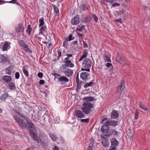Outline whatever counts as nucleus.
<instances>
[{
	"mask_svg": "<svg viewBox=\"0 0 150 150\" xmlns=\"http://www.w3.org/2000/svg\"><path fill=\"white\" fill-rule=\"evenodd\" d=\"M13 117L21 129H27L29 131L30 130L35 131L36 130L34 124L31 120H29L28 118L26 116H22V117L25 120V122L23 119H21L17 115H13Z\"/></svg>",
	"mask_w": 150,
	"mask_h": 150,
	"instance_id": "nucleus-1",
	"label": "nucleus"
},
{
	"mask_svg": "<svg viewBox=\"0 0 150 150\" xmlns=\"http://www.w3.org/2000/svg\"><path fill=\"white\" fill-rule=\"evenodd\" d=\"M83 107L81 110L85 114L88 115L90 113L92 110L91 108L93 107V105L90 102H84L82 104Z\"/></svg>",
	"mask_w": 150,
	"mask_h": 150,
	"instance_id": "nucleus-2",
	"label": "nucleus"
},
{
	"mask_svg": "<svg viewBox=\"0 0 150 150\" xmlns=\"http://www.w3.org/2000/svg\"><path fill=\"white\" fill-rule=\"evenodd\" d=\"M125 85L123 81H121L120 84L116 88V92L119 93L118 96H116L117 99H118L122 97V94L121 93L123 91L125 88Z\"/></svg>",
	"mask_w": 150,
	"mask_h": 150,
	"instance_id": "nucleus-3",
	"label": "nucleus"
},
{
	"mask_svg": "<svg viewBox=\"0 0 150 150\" xmlns=\"http://www.w3.org/2000/svg\"><path fill=\"white\" fill-rule=\"evenodd\" d=\"M18 44L26 53H32V52L29 50L28 45L27 44H25L24 40H19L18 41Z\"/></svg>",
	"mask_w": 150,
	"mask_h": 150,
	"instance_id": "nucleus-4",
	"label": "nucleus"
},
{
	"mask_svg": "<svg viewBox=\"0 0 150 150\" xmlns=\"http://www.w3.org/2000/svg\"><path fill=\"white\" fill-rule=\"evenodd\" d=\"M116 60L121 64L124 66L127 64V61L124 57H121L118 53L117 54L116 57Z\"/></svg>",
	"mask_w": 150,
	"mask_h": 150,
	"instance_id": "nucleus-5",
	"label": "nucleus"
},
{
	"mask_svg": "<svg viewBox=\"0 0 150 150\" xmlns=\"http://www.w3.org/2000/svg\"><path fill=\"white\" fill-rule=\"evenodd\" d=\"M116 60L121 64L124 66L127 64V61L124 57H121L118 53L117 54L116 57Z\"/></svg>",
	"mask_w": 150,
	"mask_h": 150,
	"instance_id": "nucleus-6",
	"label": "nucleus"
},
{
	"mask_svg": "<svg viewBox=\"0 0 150 150\" xmlns=\"http://www.w3.org/2000/svg\"><path fill=\"white\" fill-rule=\"evenodd\" d=\"M92 62L91 60L89 58H86L83 61V67L84 68L90 69L91 67Z\"/></svg>",
	"mask_w": 150,
	"mask_h": 150,
	"instance_id": "nucleus-7",
	"label": "nucleus"
},
{
	"mask_svg": "<svg viewBox=\"0 0 150 150\" xmlns=\"http://www.w3.org/2000/svg\"><path fill=\"white\" fill-rule=\"evenodd\" d=\"M0 62L6 64L7 63V64H9L10 62L8 59V58L4 56V54H0Z\"/></svg>",
	"mask_w": 150,
	"mask_h": 150,
	"instance_id": "nucleus-8",
	"label": "nucleus"
},
{
	"mask_svg": "<svg viewBox=\"0 0 150 150\" xmlns=\"http://www.w3.org/2000/svg\"><path fill=\"white\" fill-rule=\"evenodd\" d=\"M80 21L79 16L76 15L71 20V23L72 25H76L79 23Z\"/></svg>",
	"mask_w": 150,
	"mask_h": 150,
	"instance_id": "nucleus-9",
	"label": "nucleus"
},
{
	"mask_svg": "<svg viewBox=\"0 0 150 150\" xmlns=\"http://www.w3.org/2000/svg\"><path fill=\"white\" fill-rule=\"evenodd\" d=\"M110 127L105 122V124L103 125L101 128V131L103 133H105V134L108 132L110 130Z\"/></svg>",
	"mask_w": 150,
	"mask_h": 150,
	"instance_id": "nucleus-10",
	"label": "nucleus"
},
{
	"mask_svg": "<svg viewBox=\"0 0 150 150\" xmlns=\"http://www.w3.org/2000/svg\"><path fill=\"white\" fill-rule=\"evenodd\" d=\"M105 122L109 126L115 127L117 126L118 122L115 120H108Z\"/></svg>",
	"mask_w": 150,
	"mask_h": 150,
	"instance_id": "nucleus-11",
	"label": "nucleus"
},
{
	"mask_svg": "<svg viewBox=\"0 0 150 150\" xmlns=\"http://www.w3.org/2000/svg\"><path fill=\"white\" fill-rule=\"evenodd\" d=\"M24 27L23 24H19L15 28V30L18 33H23L24 31Z\"/></svg>",
	"mask_w": 150,
	"mask_h": 150,
	"instance_id": "nucleus-12",
	"label": "nucleus"
},
{
	"mask_svg": "<svg viewBox=\"0 0 150 150\" xmlns=\"http://www.w3.org/2000/svg\"><path fill=\"white\" fill-rule=\"evenodd\" d=\"M118 132L115 129H110L109 130V132L105 134L107 136L109 137L111 135L115 136L118 135Z\"/></svg>",
	"mask_w": 150,
	"mask_h": 150,
	"instance_id": "nucleus-13",
	"label": "nucleus"
},
{
	"mask_svg": "<svg viewBox=\"0 0 150 150\" xmlns=\"http://www.w3.org/2000/svg\"><path fill=\"white\" fill-rule=\"evenodd\" d=\"M62 72L65 74L66 76L67 77H70L73 74V71L70 69H67L65 71H62Z\"/></svg>",
	"mask_w": 150,
	"mask_h": 150,
	"instance_id": "nucleus-14",
	"label": "nucleus"
},
{
	"mask_svg": "<svg viewBox=\"0 0 150 150\" xmlns=\"http://www.w3.org/2000/svg\"><path fill=\"white\" fill-rule=\"evenodd\" d=\"M111 119H115L119 117V113L117 112L116 110H114L112 111L111 114Z\"/></svg>",
	"mask_w": 150,
	"mask_h": 150,
	"instance_id": "nucleus-15",
	"label": "nucleus"
},
{
	"mask_svg": "<svg viewBox=\"0 0 150 150\" xmlns=\"http://www.w3.org/2000/svg\"><path fill=\"white\" fill-rule=\"evenodd\" d=\"M63 62L66 64L67 66L70 67H73L74 66V64L72 63L71 61L69 59H64Z\"/></svg>",
	"mask_w": 150,
	"mask_h": 150,
	"instance_id": "nucleus-16",
	"label": "nucleus"
},
{
	"mask_svg": "<svg viewBox=\"0 0 150 150\" xmlns=\"http://www.w3.org/2000/svg\"><path fill=\"white\" fill-rule=\"evenodd\" d=\"M2 80L7 83H9L11 81V76L4 75L2 76Z\"/></svg>",
	"mask_w": 150,
	"mask_h": 150,
	"instance_id": "nucleus-17",
	"label": "nucleus"
},
{
	"mask_svg": "<svg viewBox=\"0 0 150 150\" xmlns=\"http://www.w3.org/2000/svg\"><path fill=\"white\" fill-rule=\"evenodd\" d=\"M8 93L6 92L5 93L3 94L0 97L1 100L3 102H5L6 99L9 97Z\"/></svg>",
	"mask_w": 150,
	"mask_h": 150,
	"instance_id": "nucleus-18",
	"label": "nucleus"
},
{
	"mask_svg": "<svg viewBox=\"0 0 150 150\" xmlns=\"http://www.w3.org/2000/svg\"><path fill=\"white\" fill-rule=\"evenodd\" d=\"M33 130H30L29 131V133L31 138L34 141H35L36 139V138H38V136L33 131Z\"/></svg>",
	"mask_w": 150,
	"mask_h": 150,
	"instance_id": "nucleus-19",
	"label": "nucleus"
},
{
	"mask_svg": "<svg viewBox=\"0 0 150 150\" xmlns=\"http://www.w3.org/2000/svg\"><path fill=\"white\" fill-rule=\"evenodd\" d=\"M76 116L78 117L82 118L84 117V115L82 112L78 110H76L75 112Z\"/></svg>",
	"mask_w": 150,
	"mask_h": 150,
	"instance_id": "nucleus-20",
	"label": "nucleus"
},
{
	"mask_svg": "<svg viewBox=\"0 0 150 150\" xmlns=\"http://www.w3.org/2000/svg\"><path fill=\"white\" fill-rule=\"evenodd\" d=\"M91 18L90 16H86L82 18V22L84 23H88L90 22Z\"/></svg>",
	"mask_w": 150,
	"mask_h": 150,
	"instance_id": "nucleus-21",
	"label": "nucleus"
},
{
	"mask_svg": "<svg viewBox=\"0 0 150 150\" xmlns=\"http://www.w3.org/2000/svg\"><path fill=\"white\" fill-rule=\"evenodd\" d=\"M88 54V52L87 51V50L86 49H85L83 52V55L81 56V57L80 58L79 61V62H81V60H82L83 59L86 58Z\"/></svg>",
	"mask_w": 150,
	"mask_h": 150,
	"instance_id": "nucleus-22",
	"label": "nucleus"
},
{
	"mask_svg": "<svg viewBox=\"0 0 150 150\" xmlns=\"http://www.w3.org/2000/svg\"><path fill=\"white\" fill-rule=\"evenodd\" d=\"M88 75L89 73H88L86 72H83L80 75L81 78L83 80H85Z\"/></svg>",
	"mask_w": 150,
	"mask_h": 150,
	"instance_id": "nucleus-23",
	"label": "nucleus"
},
{
	"mask_svg": "<svg viewBox=\"0 0 150 150\" xmlns=\"http://www.w3.org/2000/svg\"><path fill=\"white\" fill-rule=\"evenodd\" d=\"M82 100L85 101V102H91L94 100V98L92 97H85L83 98Z\"/></svg>",
	"mask_w": 150,
	"mask_h": 150,
	"instance_id": "nucleus-24",
	"label": "nucleus"
},
{
	"mask_svg": "<svg viewBox=\"0 0 150 150\" xmlns=\"http://www.w3.org/2000/svg\"><path fill=\"white\" fill-rule=\"evenodd\" d=\"M101 142L105 147H108L109 145V142L108 140L106 139L102 140Z\"/></svg>",
	"mask_w": 150,
	"mask_h": 150,
	"instance_id": "nucleus-25",
	"label": "nucleus"
},
{
	"mask_svg": "<svg viewBox=\"0 0 150 150\" xmlns=\"http://www.w3.org/2000/svg\"><path fill=\"white\" fill-rule=\"evenodd\" d=\"M41 27L39 30V34H42L43 35L44 33L46 32V29H47V27L46 25H44Z\"/></svg>",
	"mask_w": 150,
	"mask_h": 150,
	"instance_id": "nucleus-26",
	"label": "nucleus"
},
{
	"mask_svg": "<svg viewBox=\"0 0 150 150\" xmlns=\"http://www.w3.org/2000/svg\"><path fill=\"white\" fill-rule=\"evenodd\" d=\"M59 81L61 82H67L69 81V80L65 76H61L58 78Z\"/></svg>",
	"mask_w": 150,
	"mask_h": 150,
	"instance_id": "nucleus-27",
	"label": "nucleus"
},
{
	"mask_svg": "<svg viewBox=\"0 0 150 150\" xmlns=\"http://www.w3.org/2000/svg\"><path fill=\"white\" fill-rule=\"evenodd\" d=\"M94 81V80H93L90 82L86 83L84 86V88H86L88 87L91 86L95 85L93 81Z\"/></svg>",
	"mask_w": 150,
	"mask_h": 150,
	"instance_id": "nucleus-28",
	"label": "nucleus"
},
{
	"mask_svg": "<svg viewBox=\"0 0 150 150\" xmlns=\"http://www.w3.org/2000/svg\"><path fill=\"white\" fill-rule=\"evenodd\" d=\"M90 143L89 146L88 148V150H92V146H93L94 140L93 139H91L90 140Z\"/></svg>",
	"mask_w": 150,
	"mask_h": 150,
	"instance_id": "nucleus-29",
	"label": "nucleus"
},
{
	"mask_svg": "<svg viewBox=\"0 0 150 150\" xmlns=\"http://www.w3.org/2000/svg\"><path fill=\"white\" fill-rule=\"evenodd\" d=\"M8 87L11 90H14L16 89V86L15 84L13 82L9 83L8 85Z\"/></svg>",
	"mask_w": 150,
	"mask_h": 150,
	"instance_id": "nucleus-30",
	"label": "nucleus"
},
{
	"mask_svg": "<svg viewBox=\"0 0 150 150\" xmlns=\"http://www.w3.org/2000/svg\"><path fill=\"white\" fill-rule=\"evenodd\" d=\"M83 83V82L80 81L78 83H77V87L76 88V91L78 92L79 91V89L81 88V85Z\"/></svg>",
	"mask_w": 150,
	"mask_h": 150,
	"instance_id": "nucleus-31",
	"label": "nucleus"
},
{
	"mask_svg": "<svg viewBox=\"0 0 150 150\" xmlns=\"http://www.w3.org/2000/svg\"><path fill=\"white\" fill-rule=\"evenodd\" d=\"M139 107L140 108L142 109L145 111L147 110V108L143 105L142 103V102H140L139 103Z\"/></svg>",
	"mask_w": 150,
	"mask_h": 150,
	"instance_id": "nucleus-32",
	"label": "nucleus"
},
{
	"mask_svg": "<svg viewBox=\"0 0 150 150\" xmlns=\"http://www.w3.org/2000/svg\"><path fill=\"white\" fill-rule=\"evenodd\" d=\"M68 67L67 66V64H63L60 68V69L62 70V71H65L67 69H69L68 68Z\"/></svg>",
	"mask_w": 150,
	"mask_h": 150,
	"instance_id": "nucleus-33",
	"label": "nucleus"
},
{
	"mask_svg": "<svg viewBox=\"0 0 150 150\" xmlns=\"http://www.w3.org/2000/svg\"><path fill=\"white\" fill-rule=\"evenodd\" d=\"M8 46V44L7 42H5L3 48L2 50L3 51L7 50V48Z\"/></svg>",
	"mask_w": 150,
	"mask_h": 150,
	"instance_id": "nucleus-34",
	"label": "nucleus"
},
{
	"mask_svg": "<svg viewBox=\"0 0 150 150\" xmlns=\"http://www.w3.org/2000/svg\"><path fill=\"white\" fill-rule=\"evenodd\" d=\"M54 12L56 13V16H57L59 14V11L58 8L55 5H53Z\"/></svg>",
	"mask_w": 150,
	"mask_h": 150,
	"instance_id": "nucleus-35",
	"label": "nucleus"
},
{
	"mask_svg": "<svg viewBox=\"0 0 150 150\" xmlns=\"http://www.w3.org/2000/svg\"><path fill=\"white\" fill-rule=\"evenodd\" d=\"M22 70L23 73L26 76L28 77L29 76V74L28 71L25 69V67L24 66L23 67Z\"/></svg>",
	"mask_w": 150,
	"mask_h": 150,
	"instance_id": "nucleus-36",
	"label": "nucleus"
},
{
	"mask_svg": "<svg viewBox=\"0 0 150 150\" xmlns=\"http://www.w3.org/2000/svg\"><path fill=\"white\" fill-rule=\"evenodd\" d=\"M27 28V30H26V32L28 33L29 35H30L32 30L30 25H28Z\"/></svg>",
	"mask_w": 150,
	"mask_h": 150,
	"instance_id": "nucleus-37",
	"label": "nucleus"
},
{
	"mask_svg": "<svg viewBox=\"0 0 150 150\" xmlns=\"http://www.w3.org/2000/svg\"><path fill=\"white\" fill-rule=\"evenodd\" d=\"M6 73L8 75H10L11 74V68L10 66L7 68L5 69Z\"/></svg>",
	"mask_w": 150,
	"mask_h": 150,
	"instance_id": "nucleus-38",
	"label": "nucleus"
},
{
	"mask_svg": "<svg viewBox=\"0 0 150 150\" xmlns=\"http://www.w3.org/2000/svg\"><path fill=\"white\" fill-rule=\"evenodd\" d=\"M39 27H40L42 25H44L45 24V23L44 21V18H40L39 20Z\"/></svg>",
	"mask_w": 150,
	"mask_h": 150,
	"instance_id": "nucleus-39",
	"label": "nucleus"
},
{
	"mask_svg": "<svg viewBox=\"0 0 150 150\" xmlns=\"http://www.w3.org/2000/svg\"><path fill=\"white\" fill-rule=\"evenodd\" d=\"M80 27V26H78L76 28V30H77L81 32L82 31H83L85 29V26L84 25H83L81 27H80L79 28V27Z\"/></svg>",
	"mask_w": 150,
	"mask_h": 150,
	"instance_id": "nucleus-40",
	"label": "nucleus"
},
{
	"mask_svg": "<svg viewBox=\"0 0 150 150\" xmlns=\"http://www.w3.org/2000/svg\"><path fill=\"white\" fill-rule=\"evenodd\" d=\"M104 59L106 62H111V60L110 58L107 55L105 54L104 57Z\"/></svg>",
	"mask_w": 150,
	"mask_h": 150,
	"instance_id": "nucleus-41",
	"label": "nucleus"
},
{
	"mask_svg": "<svg viewBox=\"0 0 150 150\" xmlns=\"http://www.w3.org/2000/svg\"><path fill=\"white\" fill-rule=\"evenodd\" d=\"M74 37L71 34H70L68 36V38H66V40L67 41H70L71 40H74Z\"/></svg>",
	"mask_w": 150,
	"mask_h": 150,
	"instance_id": "nucleus-42",
	"label": "nucleus"
},
{
	"mask_svg": "<svg viewBox=\"0 0 150 150\" xmlns=\"http://www.w3.org/2000/svg\"><path fill=\"white\" fill-rule=\"evenodd\" d=\"M17 0H12L10 1H9L8 3L11 4H16L18 5L19 6H20V4L19 2L18 1H17Z\"/></svg>",
	"mask_w": 150,
	"mask_h": 150,
	"instance_id": "nucleus-43",
	"label": "nucleus"
},
{
	"mask_svg": "<svg viewBox=\"0 0 150 150\" xmlns=\"http://www.w3.org/2000/svg\"><path fill=\"white\" fill-rule=\"evenodd\" d=\"M67 57L65 58L64 59H69L70 57H72V58H71V59H74L73 54H67L66 55Z\"/></svg>",
	"mask_w": 150,
	"mask_h": 150,
	"instance_id": "nucleus-44",
	"label": "nucleus"
},
{
	"mask_svg": "<svg viewBox=\"0 0 150 150\" xmlns=\"http://www.w3.org/2000/svg\"><path fill=\"white\" fill-rule=\"evenodd\" d=\"M13 110L17 114H18L19 115V116H18V115H17L19 117H20L21 119V117H22V116H23L22 114H20V112L19 111H16V110H14V109H13ZM13 115H15L14 113H13Z\"/></svg>",
	"mask_w": 150,
	"mask_h": 150,
	"instance_id": "nucleus-45",
	"label": "nucleus"
},
{
	"mask_svg": "<svg viewBox=\"0 0 150 150\" xmlns=\"http://www.w3.org/2000/svg\"><path fill=\"white\" fill-rule=\"evenodd\" d=\"M89 121V118H87L86 119H82L80 120V121L82 123H88Z\"/></svg>",
	"mask_w": 150,
	"mask_h": 150,
	"instance_id": "nucleus-46",
	"label": "nucleus"
},
{
	"mask_svg": "<svg viewBox=\"0 0 150 150\" xmlns=\"http://www.w3.org/2000/svg\"><path fill=\"white\" fill-rule=\"evenodd\" d=\"M81 8L83 10H86L88 9L87 6L85 4H83L81 6Z\"/></svg>",
	"mask_w": 150,
	"mask_h": 150,
	"instance_id": "nucleus-47",
	"label": "nucleus"
},
{
	"mask_svg": "<svg viewBox=\"0 0 150 150\" xmlns=\"http://www.w3.org/2000/svg\"><path fill=\"white\" fill-rule=\"evenodd\" d=\"M107 120L108 118L107 117L104 116L103 117L101 120V124H102L105 121H107Z\"/></svg>",
	"mask_w": 150,
	"mask_h": 150,
	"instance_id": "nucleus-48",
	"label": "nucleus"
},
{
	"mask_svg": "<svg viewBox=\"0 0 150 150\" xmlns=\"http://www.w3.org/2000/svg\"><path fill=\"white\" fill-rule=\"evenodd\" d=\"M52 75L54 76V78H57L58 77L61 76V75L60 74H59L56 73H52Z\"/></svg>",
	"mask_w": 150,
	"mask_h": 150,
	"instance_id": "nucleus-49",
	"label": "nucleus"
},
{
	"mask_svg": "<svg viewBox=\"0 0 150 150\" xmlns=\"http://www.w3.org/2000/svg\"><path fill=\"white\" fill-rule=\"evenodd\" d=\"M40 144L41 145L43 146L44 147H46L47 146V145L44 142L42 141L40 142Z\"/></svg>",
	"mask_w": 150,
	"mask_h": 150,
	"instance_id": "nucleus-50",
	"label": "nucleus"
},
{
	"mask_svg": "<svg viewBox=\"0 0 150 150\" xmlns=\"http://www.w3.org/2000/svg\"><path fill=\"white\" fill-rule=\"evenodd\" d=\"M58 54V56L57 57V59H59V57L61 56V51L60 50H59L57 51Z\"/></svg>",
	"mask_w": 150,
	"mask_h": 150,
	"instance_id": "nucleus-51",
	"label": "nucleus"
},
{
	"mask_svg": "<svg viewBox=\"0 0 150 150\" xmlns=\"http://www.w3.org/2000/svg\"><path fill=\"white\" fill-rule=\"evenodd\" d=\"M106 66L108 67H110L111 69L113 68V66L112 64L109 63H107L106 64Z\"/></svg>",
	"mask_w": 150,
	"mask_h": 150,
	"instance_id": "nucleus-52",
	"label": "nucleus"
},
{
	"mask_svg": "<svg viewBox=\"0 0 150 150\" xmlns=\"http://www.w3.org/2000/svg\"><path fill=\"white\" fill-rule=\"evenodd\" d=\"M93 18L94 20L96 21L97 22L98 21V18L97 17L95 14L93 15Z\"/></svg>",
	"mask_w": 150,
	"mask_h": 150,
	"instance_id": "nucleus-53",
	"label": "nucleus"
},
{
	"mask_svg": "<svg viewBox=\"0 0 150 150\" xmlns=\"http://www.w3.org/2000/svg\"><path fill=\"white\" fill-rule=\"evenodd\" d=\"M19 73L18 72H16L15 74V78L16 79H18L19 78Z\"/></svg>",
	"mask_w": 150,
	"mask_h": 150,
	"instance_id": "nucleus-54",
	"label": "nucleus"
},
{
	"mask_svg": "<svg viewBox=\"0 0 150 150\" xmlns=\"http://www.w3.org/2000/svg\"><path fill=\"white\" fill-rule=\"evenodd\" d=\"M120 4L118 3H114L112 4V6L113 7H117L120 6Z\"/></svg>",
	"mask_w": 150,
	"mask_h": 150,
	"instance_id": "nucleus-55",
	"label": "nucleus"
},
{
	"mask_svg": "<svg viewBox=\"0 0 150 150\" xmlns=\"http://www.w3.org/2000/svg\"><path fill=\"white\" fill-rule=\"evenodd\" d=\"M138 114L139 112L138 111H136L135 114L134 118L135 120H137L138 119Z\"/></svg>",
	"mask_w": 150,
	"mask_h": 150,
	"instance_id": "nucleus-56",
	"label": "nucleus"
},
{
	"mask_svg": "<svg viewBox=\"0 0 150 150\" xmlns=\"http://www.w3.org/2000/svg\"><path fill=\"white\" fill-rule=\"evenodd\" d=\"M81 70L82 71H86L89 72L90 71V69H88L87 68H82L81 69Z\"/></svg>",
	"mask_w": 150,
	"mask_h": 150,
	"instance_id": "nucleus-57",
	"label": "nucleus"
},
{
	"mask_svg": "<svg viewBox=\"0 0 150 150\" xmlns=\"http://www.w3.org/2000/svg\"><path fill=\"white\" fill-rule=\"evenodd\" d=\"M83 44V47L84 48H87L88 47V46L87 44L83 40L82 41Z\"/></svg>",
	"mask_w": 150,
	"mask_h": 150,
	"instance_id": "nucleus-58",
	"label": "nucleus"
},
{
	"mask_svg": "<svg viewBox=\"0 0 150 150\" xmlns=\"http://www.w3.org/2000/svg\"><path fill=\"white\" fill-rule=\"evenodd\" d=\"M43 73L42 72H39L38 74V76L40 78H42L43 76Z\"/></svg>",
	"mask_w": 150,
	"mask_h": 150,
	"instance_id": "nucleus-59",
	"label": "nucleus"
},
{
	"mask_svg": "<svg viewBox=\"0 0 150 150\" xmlns=\"http://www.w3.org/2000/svg\"><path fill=\"white\" fill-rule=\"evenodd\" d=\"M66 40L65 41H64L63 43V46L64 47H66L67 46V44L68 43V41H67V40Z\"/></svg>",
	"mask_w": 150,
	"mask_h": 150,
	"instance_id": "nucleus-60",
	"label": "nucleus"
},
{
	"mask_svg": "<svg viewBox=\"0 0 150 150\" xmlns=\"http://www.w3.org/2000/svg\"><path fill=\"white\" fill-rule=\"evenodd\" d=\"M79 73H78L76 75V83H78L79 82H80L79 80Z\"/></svg>",
	"mask_w": 150,
	"mask_h": 150,
	"instance_id": "nucleus-61",
	"label": "nucleus"
},
{
	"mask_svg": "<svg viewBox=\"0 0 150 150\" xmlns=\"http://www.w3.org/2000/svg\"><path fill=\"white\" fill-rule=\"evenodd\" d=\"M50 136L52 140H56V138L53 134L50 135Z\"/></svg>",
	"mask_w": 150,
	"mask_h": 150,
	"instance_id": "nucleus-62",
	"label": "nucleus"
},
{
	"mask_svg": "<svg viewBox=\"0 0 150 150\" xmlns=\"http://www.w3.org/2000/svg\"><path fill=\"white\" fill-rule=\"evenodd\" d=\"M39 83L40 84L43 85L45 83V81L43 80H40L39 81Z\"/></svg>",
	"mask_w": 150,
	"mask_h": 150,
	"instance_id": "nucleus-63",
	"label": "nucleus"
},
{
	"mask_svg": "<svg viewBox=\"0 0 150 150\" xmlns=\"http://www.w3.org/2000/svg\"><path fill=\"white\" fill-rule=\"evenodd\" d=\"M114 21L115 22H119L121 23H122V21L121 18H120L118 20H115Z\"/></svg>",
	"mask_w": 150,
	"mask_h": 150,
	"instance_id": "nucleus-64",
	"label": "nucleus"
}]
</instances>
